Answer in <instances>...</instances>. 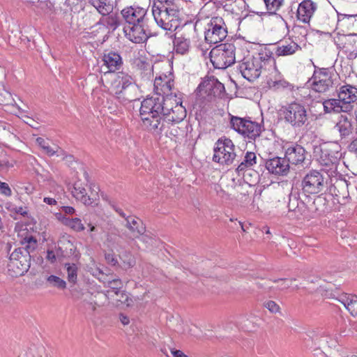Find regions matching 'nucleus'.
Returning <instances> with one entry per match:
<instances>
[{
  "label": "nucleus",
  "mask_w": 357,
  "mask_h": 357,
  "mask_svg": "<svg viewBox=\"0 0 357 357\" xmlns=\"http://www.w3.org/2000/svg\"><path fill=\"white\" fill-rule=\"evenodd\" d=\"M165 122H166V124L165 123V128L162 130L160 133H156L157 135H160L164 132L165 135L171 139L174 138L176 139L183 135L184 130L178 127V123L167 121L166 120H165Z\"/></svg>",
  "instance_id": "obj_30"
},
{
  "label": "nucleus",
  "mask_w": 357,
  "mask_h": 357,
  "mask_svg": "<svg viewBox=\"0 0 357 357\" xmlns=\"http://www.w3.org/2000/svg\"><path fill=\"white\" fill-rule=\"evenodd\" d=\"M280 111L284 122L294 129L303 127L308 121L307 109L301 103L291 102L283 106Z\"/></svg>",
  "instance_id": "obj_4"
},
{
  "label": "nucleus",
  "mask_w": 357,
  "mask_h": 357,
  "mask_svg": "<svg viewBox=\"0 0 357 357\" xmlns=\"http://www.w3.org/2000/svg\"><path fill=\"white\" fill-rule=\"evenodd\" d=\"M241 174L243 175L245 181L250 185H252V183L256 182L259 176L257 172L253 171L251 167L247 168L244 171H242Z\"/></svg>",
  "instance_id": "obj_47"
},
{
  "label": "nucleus",
  "mask_w": 357,
  "mask_h": 357,
  "mask_svg": "<svg viewBox=\"0 0 357 357\" xmlns=\"http://www.w3.org/2000/svg\"><path fill=\"white\" fill-rule=\"evenodd\" d=\"M46 259L51 263L55 262L56 258L54 252L53 250H48L47 252Z\"/></svg>",
  "instance_id": "obj_58"
},
{
  "label": "nucleus",
  "mask_w": 357,
  "mask_h": 357,
  "mask_svg": "<svg viewBox=\"0 0 357 357\" xmlns=\"http://www.w3.org/2000/svg\"><path fill=\"white\" fill-rule=\"evenodd\" d=\"M65 225L70 227L75 231H82L84 229V225L79 218H66L64 220Z\"/></svg>",
  "instance_id": "obj_44"
},
{
  "label": "nucleus",
  "mask_w": 357,
  "mask_h": 357,
  "mask_svg": "<svg viewBox=\"0 0 357 357\" xmlns=\"http://www.w3.org/2000/svg\"><path fill=\"white\" fill-rule=\"evenodd\" d=\"M229 123L231 128L234 129L238 134L244 136L245 131L248 130V123L250 121V117L241 118L229 114Z\"/></svg>",
  "instance_id": "obj_27"
},
{
  "label": "nucleus",
  "mask_w": 357,
  "mask_h": 357,
  "mask_svg": "<svg viewBox=\"0 0 357 357\" xmlns=\"http://www.w3.org/2000/svg\"><path fill=\"white\" fill-rule=\"evenodd\" d=\"M109 296L107 292H97L89 295V297L94 301L95 304L98 307L104 305L107 301Z\"/></svg>",
  "instance_id": "obj_46"
},
{
  "label": "nucleus",
  "mask_w": 357,
  "mask_h": 357,
  "mask_svg": "<svg viewBox=\"0 0 357 357\" xmlns=\"http://www.w3.org/2000/svg\"><path fill=\"white\" fill-rule=\"evenodd\" d=\"M152 13L156 24L164 30H176L180 25L178 0H153Z\"/></svg>",
  "instance_id": "obj_2"
},
{
  "label": "nucleus",
  "mask_w": 357,
  "mask_h": 357,
  "mask_svg": "<svg viewBox=\"0 0 357 357\" xmlns=\"http://www.w3.org/2000/svg\"><path fill=\"white\" fill-rule=\"evenodd\" d=\"M317 8V4L312 0H303L297 8V19L304 23H308Z\"/></svg>",
  "instance_id": "obj_19"
},
{
  "label": "nucleus",
  "mask_w": 357,
  "mask_h": 357,
  "mask_svg": "<svg viewBox=\"0 0 357 357\" xmlns=\"http://www.w3.org/2000/svg\"><path fill=\"white\" fill-rule=\"evenodd\" d=\"M343 52L346 54L347 58L349 60H353L357 57V49L353 48L349 49V50H343Z\"/></svg>",
  "instance_id": "obj_55"
},
{
  "label": "nucleus",
  "mask_w": 357,
  "mask_h": 357,
  "mask_svg": "<svg viewBox=\"0 0 357 357\" xmlns=\"http://www.w3.org/2000/svg\"><path fill=\"white\" fill-rule=\"evenodd\" d=\"M238 70L245 79L253 82L261 75L262 66L259 64L258 60L254 56H247L239 62Z\"/></svg>",
  "instance_id": "obj_12"
},
{
  "label": "nucleus",
  "mask_w": 357,
  "mask_h": 357,
  "mask_svg": "<svg viewBox=\"0 0 357 357\" xmlns=\"http://www.w3.org/2000/svg\"><path fill=\"white\" fill-rule=\"evenodd\" d=\"M147 9L139 6H130L121 10V15L129 24L147 23Z\"/></svg>",
  "instance_id": "obj_13"
},
{
  "label": "nucleus",
  "mask_w": 357,
  "mask_h": 357,
  "mask_svg": "<svg viewBox=\"0 0 357 357\" xmlns=\"http://www.w3.org/2000/svg\"><path fill=\"white\" fill-rule=\"evenodd\" d=\"M214 85H215V89L218 91H219L220 93H221L222 91L225 90L224 85L218 81H216L215 83H214Z\"/></svg>",
  "instance_id": "obj_63"
},
{
  "label": "nucleus",
  "mask_w": 357,
  "mask_h": 357,
  "mask_svg": "<svg viewBox=\"0 0 357 357\" xmlns=\"http://www.w3.org/2000/svg\"><path fill=\"white\" fill-rule=\"evenodd\" d=\"M65 268L67 271V278L68 282L75 284L77 280V266L75 264L66 263Z\"/></svg>",
  "instance_id": "obj_39"
},
{
  "label": "nucleus",
  "mask_w": 357,
  "mask_h": 357,
  "mask_svg": "<svg viewBox=\"0 0 357 357\" xmlns=\"http://www.w3.org/2000/svg\"><path fill=\"white\" fill-rule=\"evenodd\" d=\"M334 75L331 68H317L314 70L308 83L314 91L324 93L333 87Z\"/></svg>",
  "instance_id": "obj_7"
},
{
  "label": "nucleus",
  "mask_w": 357,
  "mask_h": 357,
  "mask_svg": "<svg viewBox=\"0 0 357 357\" xmlns=\"http://www.w3.org/2000/svg\"><path fill=\"white\" fill-rule=\"evenodd\" d=\"M266 168L273 174L284 176L289 173L290 165L285 157H274L266 160Z\"/></svg>",
  "instance_id": "obj_16"
},
{
  "label": "nucleus",
  "mask_w": 357,
  "mask_h": 357,
  "mask_svg": "<svg viewBox=\"0 0 357 357\" xmlns=\"http://www.w3.org/2000/svg\"><path fill=\"white\" fill-rule=\"evenodd\" d=\"M302 47L294 40H284L279 43L275 47V55L278 56H291L301 51Z\"/></svg>",
  "instance_id": "obj_21"
},
{
  "label": "nucleus",
  "mask_w": 357,
  "mask_h": 357,
  "mask_svg": "<svg viewBox=\"0 0 357 357\" xmlns=\"http://www.w3.org/2000/svg\"><path fill=\"white\" fill-rule=\"evenodd\" d=\"M234 145L230 139H220L215 143L213 160L222 165H231L235 158Z\"/></svg>",
  "instance_id": "obj_9"
},
{
  "label": "nucleus",
  "mask_w": 357,
  "mask_h": 357,
  "mask_svg": "<svg viewBox=\"0 0 357 357\" xmlns=\"http://www.w3.org/2000/svg\"><path fill=\"white\" fill-rule=\"evenodd\" d=\"M301 185L302 193L307 198L310 195L321 192L326 187V181L321 172L312 170L304 176Z\"/></svg>",
  "instance_id": "obj_8"
},
{
  "label": "nucleus",
  "mask_w": 357,
  "mask_h": 357,
  "mask_svg": "<svg viewBox=\"0 0 357 357\" xmlns=\"http://www.w3.org/2000/svg\"><path fill=\"white\" fill-rule=\"evenodd\" d=\"M227 36V26L220 17H212L205 31V40L209 44H216Z\"/></svg>",
  "instance_id": "obj_10"
},
{
  "label": "nucleus",
  "mask_w": 357,
  "mask_h": 357,
  "mask_svg": "<svg viewBox=\"0 0 357 357\" xmlns=\"http://www.w3.org/2000/svg\"><path fill=\"white\" fill-rule=\"evenodd\" d=\"M44 202L49 205H55L56 204V201L51 197H45Z\"/></svg>",
  "instance_id": "obj_62"
},
{
  "label": "nucleus",
  "mask_w": 357,
  "mask_h": 357,
  "mask_svg": "<svg viewBox=\"0 0 357 357\" xmlns=\"http://www.w3.org/2000/svg\"><path fill=\"white\" fill-rule=\"evenodd\" d=\"M357 34L349 33V34H340L335 39V43L343 50H349V49L354 48L356 40V37Z\"/></svg>",
  "instance_id": "obj_28"
},
{
  "label": "nucleus",
  "mask_w": 357,
  "mask_h": 357,
  "mask_svg": "<svg viewBox=\"0 0 357 357\" xmlns=\"http://www.w3.org/2000/svg\"><path fill=\"white\" fill-rule=\"evenodd\" d=\"M190 41L183 36H175L174 40V49L176 54H185L188 52Z\"/></svg>",
  "instance_id": "obj_34"
},
{
  "label": "nucleus",
  "mask_w": 357,
  "mask_h": 357,
  "mask_svg": "<svg viewBox=\"0 0 357 357\" xmlns=\"http://www.w3.org/2000/svg\"><path fill=\"white\" fill-rule=\"evenodd\" d=\"M357 14H343L338 13L337 25L340 27L348 26L351 24L354 25L356 21Z\"/></svg>",
  "instance_id": "obj_38"
},
{
  "label": "nucleus",
  "mask_w": 357,
  "mask_h": 357,
  "mask_svg": "<svg viewBox=\"0 0 357 357\" xmlns=\"http://www.w3.org/2000/svg\"><path fill=\"white\" fill-rule=\"evenodd\" d=\"M268 84L271 89L274 90L284 89L291 86L289 83L284 79L278 81L270 80L268 81Z\"/></svg>",
  "instance_id": "obj_48"
},
{
  "label": "nucleus",
  "mask_w": 357,
  "mask_h": 357,
  "mask_svg": "<svg viewBox=\"0 0 357 357\" xmlns=\"http://www.w3.org/2000/svg\"><path fill=\"white\" fill-rule=\"evenodd\" d=\"M22 247L18 248L17 249H23L27 251L31 255V252H33L37 248V241L36 239L30 236L29 237L24 238V241L22 242Z\"/></svg>",
  "instance_id": "obj_41"
},
{
  "label": "nucleus",
  "mask_w": 357,
  "mask_h": 357,
  "mask_svg": "<svg viewBox=\"0 0 357 357\" xmlns=\"http://www.w3.org/2000/svg\"><path fill=\"white\" fill-rule=\"evenodd\" d=\"M337 97L340 98L342 104L349 105V111L351 110V104L357 101V87L351 84L341 86L337 90Z\"/></svg>",
  "instance_id": "obj_18"
},
{
  "label": "nucleus",
  "mask_w": 357,
  "mask_h": 357,
  "mask_svg": "<svg viewBox=\"0 0 357 357\" xmlns=\"http://www.w3.org/2000/svg\"><path fill=\"white\" fill-rule=\"evenodd\" d=\"M269 13L275 14L282 6L284 0H264Z\"/></svg>",
  "instance_id": "obj_45"
},
{
  "label": "nucleus",
  "mask_w": 357,
  "mask_h": 357,
  "mask_svg": "<svg viewBox=\"0 0 357 357\" xmlns=\"http://www.w3.org/2000/svg\"><path fill=\"white\" fill-rule=\"evenodd\" d=\"M324 111L326 114L347 112L349 105L342 104L340 98H330L325 100L323 102Z\"/></svg>",
  "instance_id": "obj_23"
},
{
  "label": "nucleus",
  "mask_w": 357,
  "mask_h": 357,
  "mask_svg": "<svg viewBox=\"0 0 357 357\" xmlns=\"http://www.w3.org/2000/svg\"><path fill=\"white\" fill-rule=\"evenodd\" d=\"M47 282L51 287H56L59 289H65L66 288V282L61 278L51 275L47 277Z\"/></svg>",
  "instance_id": "obj_43"
},
{
  "label": "nucleus",
  "mask_w": 357,
  "mask_h": 357,
  "mask_svg": "<svg viewBox=\"0 0 357 357\" xmlns=\"http://www.w3.org/2000/svg\"><path fill=\"white\" fill-rule=\"evenodd\" d=\"M229 123L231 128L234 129L238 134L244 136L245 131L248 130V123L250 121V117L241 118L229 114Z\"/></svg>",
  "instance_id": "obj_26"
},
{
  "label": "nucleus",
  "mask_w": 357,
  "mask_h": 357,
  "mask_svg": "<svg viewBox=\"0 0 357 357\" xmlns=\"http://www.w3.org/2000/svg\"><path fill=\"white\" fill-rule=\"evenodd\" d=\"M146 23L128 25L123 28L126 36L134 43H142L148 38L145 26Z\"/></svg>",
  "instance_id": "obj_15"
},
{
  "label": "nucleus",
  "mask_w": 357,
  "mask_h": 357,
  "mask_svg": "<svg viewBox=\"0 0 357 357\" xmlns=\"http://www.w3.org/2000/svg\"><path fill=\"white\" fill-rule=\"evenodd\" d=\"M256 154L254 152L248 151L244 156L243 160L238 165L236 169L238 176L241 175L242 171L254 166V165L256 164Z\"/></svg>",
  "instance_id": "obj_36"
},
{
  "label": "nucleus",
  "mask_w": 357,
  "mask_h": 357,
  "mask_svg": "<svg viewBox=\"0 0 357 357\" xmlns=\"http://www.w3.org/2000/svg\"><path fill=\"white\" fill-rule=\"evenodd\" d=\"M341 303L344 305L349 313L354 316H357V296L355 295H350L344 296L340 300Z\"/></svg>",
  "instance_id": "obj_37"
},
{
  "label": "nucleus",
  "mask_w": 357,
  "mask_h": 357,
  "mask_svg": "<svg viewBox=\"0 0 357 357\" xmlns=\"http://www.w3.org/2000/svg\"><path fill=\"white\" fill-rule=\"evenodd\" d=\"M126 227L130 230L131 235L129 238L132 240L139 238L146 231L145 227L141 220L135 217L128 216L126 218Z\"/></svg>",
  "instance_id": "obj_22"
},
{
  "label": "nucleus",
  "mask_w": 357,
  "mask_h": 357,
  "mask_svg": "<svg viewBox=\"0 0 357 357\" xmlns=\"http://www.w3.org/2000/svg\"><path fill=\"white\" fill-rule=\"evenodd\" d=\"M16 212L22 215H26L27 214V212L25 210H24V208L21 206L16 208Z\"/></svg>",
  "instance_id": "obj_64"
},
{
  "label": "nucleus",
  "mask_w": 357,
  "mask_h": 357,
  "mask_svg": "<svg viewBox=\"0 0 357 357\" xmlns=\"http://www.w3.org/2000/svg\"><path fill=\"white\" fill-rule=\"evenodd\" d=\"M307 154L305 149L298 144H291L285 146L284 157L289 165L303 166Z\"/></svg>",
  "instance_id": "obj_14"
},
{
  "label": "nucleus",
  "mask_w": 357,
  "mask_h": 357,
  "mask_svg": "<svg viewBox=\"0 0 357 357\" xmlns=\"http://www.w3.org/2000/svg\"><path fill=\"white\" fill-rule=\"evenodd\" d=\"M186 116V109L184 106L182 105V102L176 103L174 107L171 110V114L165 116L163 119L175 123H180Z\"/></svg>",
  "instance_id": "obj_31"
},
{
  "label": "nucleus",
  "mask_w": 357,
  "mask_h": 357,
  "mask_svg": "<svg viewBox=\"0 0 357 357\" xmlns=\"http://www.w3.org/2000/svg\"><path fill=\"white\" fill-rule=\"evenodd\" d=\"M248 130L245 131L244 137L248 138L250 140H255L259 137L261 132L264 130L263 122L257 123L252 121L248 123Z\"/></svg>",
  "instance_id": "obj_29"
},
{
  "label": "nucleus",
  "mask_w": 357,
  "mask_h": 357,
  "mask_svg": "<svg viewBox=\"0 0 357 357\" xmlns=\"http://www.w3.org/2000/svg\"><path fill=\"white\" fill-rule=\"evenodd\" d=\"M108 287L109 290L107 291V293L109 296L114 297V294L115 296H119V292L121 290L123 287V284L121 280L114 279L108 282Z\"/></svg>",
  "instance_id": "obj_42"
},
{
  "label": "nucleus",
  "mask_w": 357,
  "mask_h": 357,
  "mask_svg": "<svg viewBox=\"0 0 357 357\" xmlns=\"http://www.w3.org/2000/svg\"><path fill=\"white\" fill-rule=\"evenodd\" d=\"M0 194L6 197H10L12 195V190L9 187L8 184L0 181Z\"/></svg>",
  "instance_id": "obj_54"
},
{
  "label": "nucleus",
  "mask_w": 357,
  "mask_h": 357,
  "mask_svg": "<svg viewBox=\"0 0 357 357\" xmlns=\"http://www.w3.org/2000/svg\"><path fill=\"white\" fill-rule=\"evenodd\" d=\"M36 142L48 155L52 156L56 152V151L53 150L50 146L48 145L45 139L42 137H38L36 139Z\"/></svg>",
  "instance_id": "obj_51"
},
{
  "label": "nucleus",
  "mask_w": 357,
  "mask_h": 357,
  "mask_svg": "<svg viewBox=\"0 0 357 357\" xmlns=\"http://www.w3.org/2000/svg\"><path fill=\"white\" fill-rule=\"evenodd\" d=\"M104 19V24L113 31L116 29L121 24L120 17L115 14H109Z\"/></svg>",
  "instance_id": "obj_40"
},
{
  "label": "nucleus",
  "mask_w": 357,
  "mask_h": 357,
  "mask_svg": "<svg viewBox=\"0 0 357 357\" xmlns=\"http://www.w3.org/2000/svg\"><path fill=\"white\" fill-rule=\"evenodd\" d=\"M347 148L349 152L357 155V137L350 142Z\"/></svg>",
  "instance_id": "obj_57"
},
{
  "label": "nucleus",
  "mask_w": 357,
  "mask_h": 357,
  "mask_svg": "<svg viewBox=\"0 0 357 357\" xmlns=\"http://www.w3.org/2000/svg\"><path fill=\"white\" fill-rule=\"evenodd\" d=\"M102 61L107 68V72H115L119 70L123 65L121 56L116 52H109L105 54Z\"/></svg>",
  "instance_id": "obj_24"
},
{
  "label": "nucleus",
  "mask_w": 357,
  "mask_h": 357,
  "mask_svg": "<svg viewBox=\"0 0 357 357\" xmlns=\"http://www.w3.org/2000/svg\"><path fill=\"white\" fill-rule=\"evenodd\" d=\"M105 259L112 266H115L118 263L117 259L112 253L106 254Z\"/></svg>",
  "instance_id": "obj_56"
},
{
  "label": "nucleus",
  "mask_w": 357,
  "mask_h": 357,
  "mask_svg": "<svg viewBox=\"0 0 357 357\" xmlns=\"http://www.w3.org/2000/svg\"><path fill=\"white\" fill-rule=\"evenodd\" d=\"M88 2L102 15H109L114 7L112 0H88Z\"/></svg>",
  "instance_id": "obj_32"
},
{
  "label": "nucleus",
  "mask_w": 357,
  "mask_h": 357,
  "mask_svg": "<svg viewBox=\"0 0 357 357\" xmlns=\"http://www.w3.org/2000/svg\"><path fill=\"white\" fill-rule=\"evenodd\" d=\"M72 193L76 199L79 200L85 205H91L98 198L97 192L91 191V195H88L85 188L78 183H75Z\"/></svg>",
  "instance_id": "obj_20"
},
{
  "label": "nucleus",
  "mask_w": 357,
  "mask_h": 357,
  "mask_svg": "<svg viewBox=\"0 0 357 357\" xmlns=\"http://www.w3.org/2000/svg\"><path fill=\"white\" fill-rule=\"evenodd\" d=\"M116 296V301L121 304H125L126 306H130L132 303V300L129 297L127 292L123 290H120L119 296Z\"/></svg>",
  "instance_id": "obj_50"
},
{
  "label": "nucleus",
  "mask_w": 357,
  "mask_h": 357,
  "mask_svg": "<svg viewBox=\"0 0 357 357\" xmlns=\"http://www.w3.org/2000/svg\"><path fill=\"white\" fill-rule=\"evenodd\" d=\"M83 306L89 314H93L98 307L89 296L83 301Z\"/></svg>",
  "instance_id": "obj_49"
},
{
  "label": "nucleus",
  "mask_w": 357,
  "mask_h": 357,
  "mask_svg": "<svg viewBox=\"0 0 357 357\" xmlns=\"http://www.w3.org/2000/svg\"><path fill=\"white\" fill-rule=\"evenodd\" d=\"M31 266V255L23 249H15L10 254L8 264V271L13 276L22 275Z\"/></svg>",
  "instance_id": "obj_6"
},
{
  "label": "nucleus",
  "mask_w": 357,
  "mask_h": 357,
  "mask_svg": "<svg viewBox=\"0 0 357 357\" xmlns=\"http://www.w3.org/2000/svg\"><path fill=\"white\" fill-rule=\"evenodd\" d=\"M176 95L152 96L142 102L139 109L143 126L153 133H160L165 128L162 116H169L176 105L181 102Z\"/></svg>",
  "instance_id": "obj_1"
},
{
  "label": "nucleus",
  "mask_w": 357,
  "mask_h": 357,
  "mask_svg": "<svg viewBox=\"0 0 357 357\" xmlns=\"http://www.w3.org/2000/svg\"><path fill=\"white\" fill-rule=\"evenodd\" d=\"M114 96L120 102L127 104L138 99L139 88L129 75L119 73L112 86Z\"/></svg>",
  "instance_id": "obj_3"
},
{
  "label": "nucleus",
  "mask_w": 357,
  "mask_h": 357,
  "mask_svg": "<svg viewBox=\"0 0 357 357\" xmlns=\"http://www.w3.org/2000/svg\"><path fill=\"white\" fill-rule=\"evenodd\" d=\"M120 321L123 325H127L130 322L129 318L123 314H120Z\"/></svg>",
  "instance_id": "obj_61"
},
{
  "label": "nucleus",
  "mask_w": 357,
  "mask_h": 357,
  "mask_svg": "<svg viewBox=\"0 0 357 357\" xmlns=\"http://www.w3.org/2000/svg\"><path fill=\"white\" fill-rule=\"evenodd\" d=\"M305 200L302 199L300 197L298 192L292 190L289 197V202L287 207L289 211L294 212L297 218L301 217L309 216V212L311 210L309 206L311 199L305 197Z\"/></svg>",
  "instance_id": "obj_11"
},
{
  "label": "nucleus",
  "mask_w": 357,
  "mask_h": 357,
  "mask_svg": "<svg viewBox=\"0 0 357 357\" xmlns=\"http://www.w3.org/2000/svg\"><path fill=\"white\" fill-rule=\"evenodd\" d=\"M294 280H296L295 278H291L289 280L286 278H279L273 280V282L276 283H280V284H279L277 287L280 290H283L289 288L292 282Z\"/></svg>",
  "instance_id": "obj_52"
},
{
  "label": "nucleus",
  "mask_w": 357,
  "mask_h": 357,
  "mask_svg": "<svg viewBox=\"0 0 357 357\" xmlns=\"http://www.w3.org/2000/svg\"><path fill=\"white\" fill-rule=\"evenodd\" d=\"M255 59H257L259 64L262 66V70L266 68L267 65L271 63L275 64V59L273 57V53L268 47L261 49L256 56H254Z\"/></svg>",
  "instance_id": "obj_33"
},
{
  "label": "nucleus",
  "mask_w": 357,
  "mask_h": 357,
  "mask_svg": "<svg viewBox=\"0 0 357 357\" xmlns=\"http://www.w3.org/2000/svg\"><path fill=\"white\" fill-rule=\"evenodd\" d=\"M210 60L215 68L225 69L236 61V47L233 43H222L210 52Z\"/></svg>",
  "instance_id": "obj_5"
},
{
  "label": "nucleus",
  "mask_w": 357,
  "mask_h": 357,
  "mask_svg": "<svg viewBox=\"0 0 357 357\" xmlns=\"http://www.w3.org/2000/svg\"><path fill=\"white\" fill-rule=\"evenodd\" d=\"M173 86V82L170 79L164 80L160 77L156 78L154 82V96H166L172 94L171 91Z\"/></svg>",
  "instance_id": "obj_25"
},
{
  "label": "nucleus",
  "mask_w": 357,
  "mask_h": 357,
  "mask_svg": "<svg viewBox=\"0 0 357 357\" xmlns=\"http://www.w3.org/2000/svg\"><path fill=\"white\" fill-rule=\"evenodd\" d=\"M171 353L174 357H188L183 351L181 350H174L171 349Z\"/></svg>",
  "instance_id": "obj_59"
},
{
  "label": "nucleus",
  "mask_w": 357,
  "mask_h": 357,
  "mask_svg": "<svg viewBox=\"0 0 357 357\" xmlns=\"http://www.w3.org/2000/svg\"><path fill=\"white\" fill-rule=\"evenodd\" d=\"M335 129L338 132L340 139H346L353 133L354 126L352 117L349 114L339 116Z\"/></svg>",
  "instance_id": "obj_17"
},
{
  "label": "nucleus",
  "mask_w": 357,
  "mask_h": 357,
  "mask_svg": "<svg viewBox=\"0 0 357 357\" xmlns=\"http://www.w3.org/2000/svg\"><path fill=\"white\" fill-rule=\"evenodd\" d=\"M62 211L67 214H73L75 213V208L72 206H63Z\"/></svg>",
  "instance_id": "obj_60"
},
{
  "label": "nucleus",
  "mask_w": 357,
  "mask_h": 357,
  "mask_svg": "<svg viewBox=\"0 0 357 357\" xmlns=\"http://www.w3.org/2000/svg\"><path fill=\"white\" fill-rule=\"evenodd\" d=\"M320 156L319 162L321 165L330 167L336 164L337 157L334 153H329V151L326 147L320 148Z\"/></svg>",
  "instance_id": "obj_35"
},
{
  "label": "nucleus",
  "mask_w": 357,
  "mask_h": 357,
  "mask_svg": "<svg viewBox=\"0 0 357 357\" xmlns=\"http://www.w3.org/2000/svg\"><path fill=\"white\" fill-rule=\"evenodd\" d=\"M264 306L271 313H277L280 312V306L273 301H267L264 302Z\"/></svg>",
  "instance_id": "obj_53"
}]
</instances>
